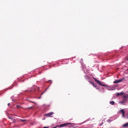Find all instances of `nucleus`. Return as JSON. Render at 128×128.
<instances>
[{
  "label": "nucleus",
  "instance_id": "f257e3e1",
  "mask_svg": "<svg viewBox=\"0 0 128 128\" xmlns=\"http://www.w3.org/2000/svg\"><path fill=\"white\" fill-rule=\"evenodd\" d=\"M128 98V94H126L123 96V100L122 101L120 102V104H124V102H126Z\"/></svg>",
  "mask_w": 128,
  "mask_h": 128
},
{
  "label": "nucleus",
  "instance_id": "f03ea898",
  "mask_svg": "<svg viewBox=\"0 0 128 128\" xmlns=\"http://www.w3.org/2000/svg\"><path fill=\"white\" fill-rule=\"evenodd\" d=\"M70 125V126H72V124H74L72 123H65V124H62L60 126H57L55 127H54L53 128H58H58H64V126H68V125Z\"/></svg>",
  "mask_w": 128,
  "mask_h": 128
},
{
  "label": "nucleus",
  "instance_id": "7ed1b4c3",
  "mask_svg": "<svg viewBox=\"0 0 128 128\" xmlns=\"http://www.w3.org/2000/svg\"><path fill=\"white\" fill-rule=\"evenodd\" d=\"M93 78L95 80V82H96L97 84H100V86H106V84H102V83L100 81L98 80L94 77H93Z\"/></svg>",
  "mask_w": 128,
  "mask_h": 128
},
{
  "label": "nucleus",
  "instance_id": "20e7f679",
  "mask_svg": "<svg viewBox=\"0 0 128 128\" xmlns=\"http://www.w3.org/2000/svg\"><path fill=\"white\" fill-rule=\"evenodd\" d=\"M54 114V112H50V113L44 114V116H47V118H52V116Z\"/></svg>",
  "mask_w": 128,
  "mask_h": 128
},
{
  "label": "nucleus",
  "instance_id": "39448f33",
  "mask_svg": "<svg viewBox=\"0 0 128 128\" xmlns=\"http://www.w3.org/2000/svg\"><path fill=\"white\" fill-rule=\"evenodd\" d=\"M123 80H124V78H123L120 80H115V81L114 82V84H118V82H122Z\"/></svg>",
  "mask_w": 128,
  "mask_h": 128
},
{
  "label": "nucleus",
  "instance_id": "423d86ee",
  "mask_svg": "<svg viewBox=\"0 0 128 128\" xmlns=\"http://www.w3.org/2000/svg\"><path fill=\"white\" fill-rule=\"evenodd\" d=\"M120 112L122 113V116L123 118H124V110H120Z\"/></svg>",
  "mask_w": 128,
  "mask_h": 128
},
{
  "label": "nucleus",
  "instance_id": "0eeeda50",
  "mask_svg": "<svg viewBox=\"0 0 128 128\" xmlns=\"http://www.w3.org/2000/svg\"><path fill=\"white\" fill-rule=\"evenodd\" d=\"M128 123H126L122 126L123 128H128Z\"/></svg>",
  "mask_w": 128,
  "mask_h": 128
},
{
  "label": "nucleus",
  "instance_id": "6e6552de",
  "mask_svg": "<svg viewBox=\"0 0 128 128\" xmlns=\"http://www.w3.org/2000/svg\"><path fill=\"white\" fill-rule=\"evenodd\" d=\"M110 104H112V106H114V102L111 101V102H110Z\"/></svg>",
  "mask_w": 128,
  "mask_h": 128
},
{
  "label": "nucleus",
  "instance_id": "1a4fd4ad",
  "mask_svg": "<svg viewBox=\"0 0 128 128\" xmlns=\"http://www.w3.org/2000/svg\"><path fill=\"white\" fill-rule=\"evenodd\" d=\"M122 94H124V92H120V93H117L116 96H122Z\"/></svg>",
  "mask_w": 128,
  "mask_h": 128
},
{
  "label": "nucleus",
  "instance_id": "9d476101",
  "mask_svg": "<svg viewBox=\"0 0 128 128\" xmlns=\"http://www.w3.org/2000/svg\"><path fill=\"white\" fill-rule=\"evenodd\" d=\"M92 85L94 88H96V84H94V83H92Z\"/></svg>",
  "mask_w": 128,
  "mask_h": 128
},
{
  "label": "nucleus",
  "instance_id": "9b49d317",
  "mask_svg": "<svg viewBox=\"0 0 128 128\" xmlns=\"http://www.w3.org/2000/svg\"><path fill=\"white\" fill-rule=\"evenodd\" d=\"M21 122H26V120H22V119H21L20 120Z\"/></svg>",
  "mask_w": 128,
  "mask_h": 128
},
{
  "label": "nucleus",
  "instance_id": "f8f14e48",
  "mask_svg": "<svg viewBox=\"0 0 128 128\" xmlns=\"http://www.w3.org/2000/svg\"><path fill=\"white\" fill-rule=\"evenodd\" d=\"M16 122V119H13L12 123L14 124V122Z\"/></svg>",
  "mask_w": 128,
  "mask_h": 128
},
{
  "label": "nucleus",
  "instance_id": "ddd939ff",
  "mask_svg": "<svg viewBox=\"0 0 128 128\" xmlns=\"http://www.w3.org/2000/svg\"><path fill=\"white\" fill-rule=\"evenodd\" d=\"M20 108V106L17 105V108Z\"/></svg>",
  "mask_w": 128,
  "mask_h": 128
},
{
  "label": "nucleus",
  "instance_id": "4468645a",
  "mask_svg": "<svg viewBox=\"0 0 128 128\" xmlns=\"http://www.w3.org/2000/svg\"><path fill=\"white\" fill-rule=\"evenodd\" d=\"M8 118H10V120H12V118L11 117H8Z\"/></svg>",
  "mask_w": 128,
  "mask_h": 128
},
{
  "label": "nucleus",
  "instance_id": "2eb2a0df",
  "mask_svg": "<svg viewBox=\"0 0 128 128\" xmlns=\"http://www.w3.org/2000/svg\"><path fill=\"white\" fill-rule=\"evenodd\" d=\"M90 84H94V82H92V81L90 82Z\"/></svg>",
  "mask_w": 128,
  "mask_h": 128
},
{
  "label": "nucleus",
  "instance_id": "dca6fc26",
  "mask_svg": "<svg viewBox=\"0 0 128 128\" xmlns=\"http://www.w3.org/2000/svg\"><path fill=\"white\" fill-rule=\"evenodd\" d=\"M34 108L33 106H31V107H30L29 108H30H30Z\"/></svg>",
  "mask_w": 128,
  "mask_h": 128
},
{
  "label": "nucleus",
  "instance_id": "f3484780",
  "mask_svg": "<svg viewBox=\"0 0 128 128\" xmlns=\"http://www.w3.org/2000/svg\"><path fill=\"white\" fill-rule=\"evenodd\" d=\"M44 94V92L43 93L41 94V96H42V94Z\"/></svg>",
  "mask_w": 128,
  "mask_h": 128
},
{
  "label": "nucleus",
  "instance_id": "a211bd4d",
  "mask_svg": "<svg viewBox=\"0 0 128 128\" xmlns=\"http://www.w3.org/2000/svg\"><path fill=\"white\" fill-rule=\"evenodd\" d=\"M42 120H46V118H44Z\"/></svg>",
  "mask_w": 128,
  "mask_h": 128
},
{
  "label": "nucleus",
  "instance_id": "6ab92c4d",
  "mask_svg": "<svg viewBox=\"0 0 128 128\" xmlns=\"http://www.w3.org/2000/svg\"><path fill=\"white\" fill-rule=\"evenodd\" d=\"M42 98L41 96H40L39 98H38L40 99V98Z\"/></svg>",
  "mask_w": 128,
  "mask_h": 128
},
{
  "label": "nucleus",
  "instance_id": "aec40b11",
  "mask_svg": "<svg viewBox=\"0 0 128 128\" xmlns=\"http://www.w3.org/2000/svg\"><path fill=\"white\" fill-rule=\"evenodd\" d=\"M43 128H48V127H44Z\"/></svg>",
  "mask_w": 128,
  "mask_h": 128
},
{
  "label": "nucleus",
  "instance_id": "412c9836",
  "mask_svg": "<svg viewBox=\"0 0 128 128\" xmlns=\"http://www.w3.org/2000/svg\"><path fill=\"white\" fill-rule=\"evenodd\" d=\"M33 102V104H34V102Z\"/></svg>",
  "mask_w": 128,
  "mask_h": 128
},
{
  "label": "nucleus",
  "instance_id": "4be33fe9",
  "mask_svg": "<svg viewBox=\"0 0 128 128\" xmlns=\"http://www.w3.org/2000/svg\"><path fill=\"white\" fill-rule=\"evenodd\" d=\"M10 103H8V106H10Z\"/></svg>",
  "mask_w": 128,
  "mask_h": 128
},
{
  "label": "nucleus",
  "instance_id": "5701e85b",
  "mask_svg": "<svg viewBox=\"0 0 128 128\" xmlns=\"http://www.w3.org/2000/svg\"><path fill=\"white\" fill-rule=\"evenodd\" d=\"M126 60H128V58H127Z\"/></svg>",
  "mask_w": 128,
  "mask_h": 128
},
{
  "label": "nucleus",
  "instance_id": "b1692460",
  "mask_svg": "<svg viewBox=\"0 0 128 128\" xmlns=\"http://www.w3.org/2000/svg\"><path fill=\"white\" fill-rule=\"evenodd\" d=\"M38 90H40V88H38Z\"/></svg>",
  "mask_w": 128,
  "mask_h": 128
}]
</instances>
